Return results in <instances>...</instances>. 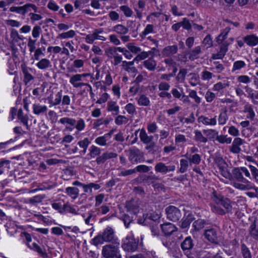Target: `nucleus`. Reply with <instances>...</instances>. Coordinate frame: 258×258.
<instances>
[{"label": "nucleus", "mask_w": 258, "mask_h": 258, "mask_svg": "<svg viewBox=\"0 0 258 258\" xmlns=\"http://www.w3.org/2000/svg\"><path fill=\"white\" fill-rule=\"evenodd\" d=\"M211 207L213 212L220 215H223L231 209L229 200L215 192L213 193Z\"/></svg>", "instance_id": "nucleus-1"}, {"label": "nucleus", "mask_w": 258, "mask_h": 258, "mask_svg": "<svg viewBox=\"0 0 258 258\" xmlns=\"http://www.w3.org/2000/svg\"><path fill=\"white\" fill-rule=\"evenodd\" d=\"M229 27L225 28L216 38V42L218 44H222L219 52L217 54L213 55V58L214 59H221L228 50V46L233 42L234 38H230L227 41H224L227 38L228 34L230 32Z\"/></svg>", "instance_id": "nucleus-2"}, {"label": "nucleus", "mask_w": 258, "mask_h": 258, "mask_svg": "<svg viewBox=\"0 0 258 258\" xmlns=\"http://www.w3.org/2000/svg\"><path fill=\"white\" fill-rule=\"evenodd\" d=\"M161 228L165 235V238L162 240L163 244L168 249H171L175 245V240L170 241V235L176 231L177 228L171 223H165L161 225Z\"/></svg>", "instance_id": "nucleus-3"}, {"label": "nucleus", "mask_w": 258, "mask_h": 258, "mask_svg": "<svg viewBox=\"0 0 258 258\" xmlns=\"http://www.w3.org/2000/svg\"><path fill=\"white\" fill-rule=\"evenodd\" d=\"M114 230L110 227H106L102 234H99L93 239V244L95 245L102 244L104 242H109L113 239Z\"/></svg>", "instance_id": "nucleus-4"}, {"label": "nucleus", "mask_w": 258, "mask_h": 258, "mask_svg": "<svg viewBox=\"0 0 258 258\" xmlns=\"http://www.w3.org/2000/svg\"><path fill=\"white\" fill-rule=\"evenodd\" d=\"M102 254L105 258H121L117 246L114 245H106L102 248Z\"/></svg>", "instance_id": "nucleus-5"}, {"label": "nucleus", "mask_w": 258, "mask_h": 258, "mask_svg": "<svg viewBox=\"0 0 258 258\" xmlns=\"http://www.w3.org/2000/svg\"><path fill=\"white\" fill-rule=\"evenodd\" d=\"M90 75L88 73L74 74L70 76L69 82L74 88H81L88 85L83 82V78Z\"/></svg>", "instance_id": "nucleus-6"}, {"label": "nucleus", "mask_w": 258, "mask_h": 258, "mask_svg": "<svg viewBox=\"0 0 258 258\" xmlns=\"http://www.w3.org/2000/svg\"><path fill=\"white\" fill-rule=\"evenodd\" d=\"M138 242L134 238L132 233L128 234L124 240L122 247L123 249L128 252L135 251L137 249Z\"/></svg>", "instance_id": "nucleus-7"}, {"label": "nucleus", "mask_w": 258, "mask_h": 258, "mask_svg": "<svg viewBox=\"0 0 258 258\" xmlns=\"http://www.w3.org/2000/svg\"><path fill=\"white\" fill-rule=\"evenodd\" d=\"M167 218L173 222L177 221L181 217L180 211L174 206H169L165 209Z\"/></svg>", "instance_id": "nucleus-8"}, {"label": "nucleus", "mask_w": 258, "mask_h": 258, "mask_svg": "<svg viewBox=\"0 0 258 258\" xmlns=\"http://www.w3.org/2000/svg\"><path fill=\"white\" fill-rule=\"evenodd\" d=\"M204 236L208 241L214 244H218L221 241V237L214 229L205 230Z\"/></svg>", "instance_id": "nucleus-9"}, {"label": "nucleus", "mask_w": 258, "mask_h": 258, "mask_svg": "<svg viewBox=\"0 0 258 258\" xmlns=\"http://www.w3.org/2000/svg\"><path fill=\"white\" fill-rule=\"evenodd\" d=\"M244 143V141L240 138L237 137L233 141L230 151L233 154H238L241 151L240 146Z\"/></svg>", "instance_id": "nucleus-10"}, {"label": "nucleus", "mask_w": 258, "mask_h": 258, "mask_svg": "<svg viewBox=\"0 0 258 258\" xmlns=\"http://www.w3.org/2000/svg\"><path fill=\"white\" fill-rule=\"evenodd\" d=\"M175 169L174 165L166 166L165 164L160 162L156 164L155 170L157 172L165 174L168 172L173 171Z\"/></svg>", "instance_id": "nucleus-11"}, {"label": "nucleus", "mask_w": 258, "mask_h": 258, "mask_svg": "<svg viewBox=\"0 0 258 258\" xmlns=\"http://www.w3.org/2000/svg\"><path fill=\"white\" fill-rule=\"evenodd\" d=\"M59 122L64 125L66 129L70 131H72L74 129L76 123L75 119L67 117L60 118Z\"/></svg>", "instance_id": "nucleus-12"}, {"label": "nucleus", "mask_w": 258, "mask_h": 258, "mask_svg": "<svg viewBox=\"0 0 258 258\" xmlns=\"http://www.w3.org/2000/svg\"><path fill=\"white\" fill-rule=\"evenodd\" d=\"M33 113L37 115L45 114L47 110V107L39 103H34L32 105Z\"/></svg>", "instance_id": "nucleus-13"}, {"label": "nucleus", "mask_w": 258, "mask_h": 258, "mask_svg": "<svg viewBox=\"0 0 258 258\" xmlns=\"http://www.w3.org/2000/svg\"><path fill=\"white\" fill-rule=\"evenodd\" d=\"M244 42L249 46H254L258 44V36L255 34H250L243 37Z\"/></svg>", "instance_id": "nucleus-14"}, {"label": "nucleus", "mask_w": 258, "mask_h": 258, "mask_svg": "<svg viewBox=\"0 0 258 258\" xmlns=\"http://www.w3.org/2000/svg\"><path fill=\"white\" fill-rule=\"evenodd\" d=\"M199 122L202 123L206 125L213 126L216 124L217 119L216 117L209 118L205 116H201L198 118Z\"/></svg>", "instance_id": "nucleus-15"}, {"label": "nucleus", "mask_w": 258, "mask_h": 258, "mask_svg": "<svg viewBox=\"0 0 258 258\" xmlns=\"http://www.w3.org/2000/svg\"><path fill=\"white\" fill-rule=\"evenodd\" d=\"M36 66L40 70H45L51 67L50 61L45 58L40 59L36 64Z\"/></svg>", "instance_id": "nucleus-16"}, {"label": "nucleus", "mask_w": 258, "mask_h": 258, "mask_svg": "<svg viewBox=\"0 0 258 258\" xmlns=\"http://www.w3.org/2000/svg\"><path fill=\"white\" fill-rule=\"evenodd\" d=\"M107 110L108 112L118 114L119 112V106L116 101L110 100L107 102Z\"/></svg>", "instance_id": "nucleus-17"}, {"label": "nucleus", "mask_w": 258, "mask_h": 258, "mask_svg": "<svg viewBox=\"0 0 258 258\" xmlns=\"http://www.w3.org/2000/svg\"><path fill=\"white\" fill-rule=\"evenodd\" d=\"M111 136V133L105 134L102 136L97 138L95 140V143L99 146H104L106 145L107 141L110 139Z\"/></svg>", "instance_id": "nucleus-18"}, {"label": "nucleus", "mask_w": 258, "mask_h": 258, "mask_svg": "<svg viewBox=\"0 0 258 258\" xmlns=\"http://www.w3.org/2000/svg\"><path fill=\"white\" fill-rule=\"evenodd\" d=\"M233 186L235 188L241 190L251 189L253 188L254 187V184L249 181L248 182H242V183L234 182L233 183Z\"/></svg>", "instance_id": "nucleus-19"}, {"label": "nucleus", "mask_w": 258, "mask_h": 258, "mask_svg": "<svg viewBox=\"0 0 258 258\" xmlns=\"http://www.w3.org/2000/svg\"><path fill=\"white\" fill-rule=\"evenodd\" d=\"M230 82L227 80H224L215 84L212 88L214 91H220L223 89L229 87Z\"/></svg>", "instance_id": "nucleus-20"}, {"label": "nucleus", "mask_w": 258, "mask_h": 258, "mask_svg": "<svg viewBox=\"0 0 258 258\" xmlns=\"http://www.w3.org/2000/svg\"><path fill=\"white\" fill-rule=\"evenodd\" d=\"M28 247L37 252L41 256L43 257H45L47 255L45 249L40 247L37 244L35 243H29Z\"/></svg>", "instance_id": "nucleus-21"}, {"label": "nucleus", "mask_w": 258, "mask_h": 258, "mask_svg": "<svg viewBox=\"0 0 258 258\" xmlns=\"http://www.w3.org/2000/svg\"><path fill=\"white\" fill-rule=\"evenodd\" d=\"M33 69L30 68L23 67L22 69L23 73L24 75V81L26 84L30 82L33 79V77L30 74Z\"/></svg>", "instance_id": "nucleus-22"}, {"label": "nucleus", "mask_w": 258, "mask_h": 258, "mask_svg": "<svg viewBox=\"0 0 258 258\" xmlns=\"http://www.w3.org/2000/svg\"><path fill=\"white\" fill-rule=\"evenodd\" d=\"M66 193L73 199H76L78 197L79 189L75 187H68L66 188Z\"/></svg>", "instance_id": "nucleus-23"}, {"label": "nucleus", "mask_w": 258, "mask_h": 258, "mask_svg": "<svg viewBox=\"0 0 258 258\" xmlns=\"http://www.w3.org/2000/svg\"><path fill=\"white\" fill-rule=\"evenodd\" d=\"M141 140L145 144H148L153 139L152 136H148L144 129H142L139 135Z\"/></svg>", "instance_id": "nucleus-24"}, {"label": "nucleus", "mask_w": 258, "mask_h": 258, "mask_svg": "<svg viewBox=\"0 0 258 258\" xmlns=\"http://www.w3.org/2000/svg\"><path fill=\"white\" fill-rule=\"evenodd\" d=\"M194 244L190 237H186L182 242L181 247L183 251L188 250L192 248Z\"/></svg>", "instance_id": "nucleus-25"}, {"label": "nucleus", "mask_w": 258, "mask_h": 258, "mask_svg": "<svg viewBox=\"0 0 258 258\" xmlns=\"http://www.w3.org/2000/svg\"><path fill=\"white\" fill-rule=\"evenodd\" d=\"M93 213L91 211L82 214V216L84 219L85 223L88 226H92L93 224V219L92 218Z\"/></svg>", "instance_id": "nucleus-26"}, {"label": "nucleus", "mask_w": 258, "mask_h": 258, "mask_svg": "<svg viewBox=\"0 0 258 258\" xmlns=\"http://www.w3.org/2000/svg\"><path fill=\"white\" fill-rule=\"evenodd\" d=\"M117 156V154L116 153H113V152H107L103 154L101 156L98 157L97 158V161L98 163L100 162H103L106 160L110 159V158H115Z\"/></svg>", "instance_id": "nucleus-27"}, {"label": "nucleus", "mask_w": 258, "mask_h": 258, "mask_svg": "<svg viewBox=\"0 0 258 258\" xmlns=\"http://www.w3.org/2000/svg\"><path fill=\"white\" fill-rule=\"evenodd\" d=\"M246 92L248 94V97L251 99L252 102L254 104H257L258 102L255 100L258 99V93L248 87H246Z\"/></svg>", "instance_id": "nucleus-28"}, {"label": "nucleus", "mask_w": 258, "mask_h": 258, "mask_svg": "<svg viewBox=\"0 0 258 258\" xmlns=\"http://www.w3.org/2000/svg\"><path fill=\"white\" fill-rule=\"evenodd\" d=\"M234 177L238 181L241 182H248V180L245 179L243 176L242 173L241 172L239 168H237L233 170Z\"/></svg>", "instance_id": "nucleus-29"}, {"label": "nucleus", "mask_w": 258, "mask_h": 258, "mask_svg": "<svg viewBox=\"0 0 258 258\" xmlns=\"http://www.w3.org/2000/svg\"><path fill=\"white\" fill-rule=\"evenodd\" d=\"M34 216L39 222H42L46 225H51L52 223V219L48 216L45 217L39 213L35 214Z\"/></svg>", "instance_id": "nucleus-30"}, {"label": "nucleus", "mask_w": 258, "mask_h": 258, "mask_svg": "<svg viewBox=\"0 0 258 258\" xmlns=\"http://www.w3.org/2000/svg\"><path fill=\"white\" fill-rule=\"evenodd\" d=\"M113 31L120 35H124L128 33V29L125 26L118 24L113 28Z\"/></svg>", "instance_id": "nucleus-31"}, {"label": "nucleus", "mask_w": 258, "mask_h": 258, "mask_svg": "<svg viewBox=\"0 0 258 258\" xmlns=\"http://www.w3.org/2000/svg\"><path fill=\"white\" fill-rule=\"evenodd\" d=\"M10 11L20 14L24 15L28 12L27 4L22 7H12L10 8Z\"/></svg>", "instance_id": "nucleus-32"}, {"label": "nucleus", "mask_w": 258, "mask_h": 258, "mask_svg": "<svg viewBox=\"0 0 258 258\" xmlns=\"http://www.w3.org/2000/svg\"><path fill=\"white\" fill-rule=\"evenodd\" d=\"M203 133L207 137L206 138L210 140H213L215 138H217L218 134V132L217 131L213 129L204 130L203 131Z\"/></svg>", "instance_id": "nucleus-33"}, {"label": "nucleus", "mask_w": 258, "mask_h": 258, "mask_svg": "<svg viewBox=\"0 0 258 258\" xmlns=\"http://www.w3.org/2000/svg\"><path fill=\"white\" fill-rule=\"evenodd\" d=\"M76 35V33L74 30H70L67 32L59 34L57 37L62 39H69L73 38Z\"/></svg>", "instance_id": "nucleus-34"}, {"label": "nucleus", "mask_w": 258, "mask_h": 258, "mask_svg": "<svg viewBox=\"0 0 258 258\" xmlns=\"http://www.w3.org/2000/svg\"><path fill=\"white\" fill-rule=\"evenodd\" d=\"M216 140L221 144H229L232 142V138L230 137H228L227 135H221L219 136H217Z\"/></svg>", "instance_id": "nucleus-35"}, {"label": "nucleus", "mask_w": 258, "mask_h": 258, "mask_svg": "<svg viewBox=\"0 0 258 258\" xmlns=\"http://www.w3.org/2000/svg\"><path fill=\"white\" fill-rule=\"evenodd\" d=\"M177 50V47L175 45L169 46L165 48L163 50V54L168 56L175 54Z\"/></svg>", "instance_id": "nucleus-36"}, {"label": "nucleus", "mask_w": 258, "mask_h": 258, "mask_svg": "<svg viewBox=\"0 0 258 258\" xmlns=\"http://www.w3.org/2000/svg\"><path fill=\"white\" fill-rule=\"evenodd\" d=\"M249 233L252 237L258 240V226L254 224L251 225L249 228Z\"/></svg>", "instance_id": "nucleus-37"}, {"label": "nucleus", "mask_w": 258, "mask_h": 258, "mask_svg": "<svg viewBox=\"0 0 258 258\" xmlns=\"http://www.w3.org/2000/svg\"><path fill=\"white\" fill-rule=\"evenodd\" d=\"M86 126V123L84 120L82 118L78 119L75 125V128L76 129L77 132H80L83 131Z\"/></svg>", "instance_id": "nucleus-38"}, {"label": "nucleus", "mask_w": 258, "mask_h": 258, "mask_svg": "<svg viewBox=\"0 0 258 258\" xmlns=\"http://www.w3.org/2000/svg\"><path fill=\"white\" fill-rule=\"evenodd\" d=\"M145 67L150 71L154 70L156 63L155 61L152 58H149L144 61Z\"/></svg>", "instance_id": "nucleus-39"}, {"label": "nucleus", "mask_w": 258, "mask_h": 258, "mask_svg": "<svg viewBox=\"0 0 258 258\" xmlns=\"http://www.w3.org/2000/svg\"><path fill=\"white\" fill-rule=\"evenodd\" d=\"M90 142H91L88 138H85L78 142V144L80 147L83 149L84 153L86 152L87 149Z\"/></svg>", "instance_id": "nucleus-40"}, {"label": "nucleus", "mask_w": 258, "mask_h": 258, "mask_svg": "<svg viewBox=\"0 0 258 258\" xmlns=\"http://www.w3.org/2000/svg\"><path fill=\"white\" fill-rule=\"evenodd\" d=\"M52 207L55 210L57 211L61 214L64 213V204L61 202H54L51 204Z\"/></svg>", "instance_id": "nucleus-41"}, {"label": "nucleus", "mask_w": 258, "mask_h": 258, "mask_svg": "<svg viewBox=\"0 0 258 258\" xmlns=\"http://www.w3.org/2000/svg\"><path fill=\"white\" fill-rule=\"evenodd\" d=\"M64 213H69L75 215L79 214L78 210L75 207L66 204H64Z\"/></svg>", "instance_id": "nucleus-42"}, {"label": "nucleus", "mask_w": 258, "mask_h": 258, "mask_svg": "<svg viewBox=\"0 0 258 258\" xmlns=\"http://www.w3.org/2000/svg\"><path fill=\"white\" fill-rule=\"evenodd\" d=\"M246 66L244 61L242 60H237L234 62L233 68L232 69V72H234L237 70H239L242 68H243Z\"/></svg>", "instance_id": "nucleus-43"}, {"label": "nucleus", "mask_w": 258, "mask_h": 258, "mask_svg": "<svg viewBox=\"0 0 258 258\" xmlns=\"http://www.w3.org/2000/svg\"><path fill=\"white\" fill-rule=\"evenodd\" d=\"M154 26L151 24H148L144 31L141 34L142 38L146 37L147 35L153 32Z\"/></svg>", "instance_id": "nucleus-44"}, {"label": "nucleus", "mask_w": 258, "mask_h": 258, "mask_svg": "<svg viewBox=\"0 0 258 258\" xmlns=\"http://www.w3.org/2000/svg\"><path fill=\"white\" fill-rule=\"evenodd\" d=\"M188 160L186 159H181L180 160V172L181 173H184L185 172L188 166Z\"/></svg>", "instance_id": "nucleus-45"}, {"label": "nucleus", "mask_w": 258, "mask_h": 258, "mask_svg": "<svg viewBox=\"0 0 258 258\" xmlns=\"http://www.w3.org/2000/svg\"><path fill=\"white\" fill-rule=\"evenodd\" d=\"M8 67H9V73L10 75H14L16 73L17 67L15 62H14L11 59H10L8 62Z\"/></svg>", "instance_id": "nucleus-46"}, {"label": "nucleus", "mask_w": 258, "mask_h": 258, "mask_svg": "<svg viewBox=\"0 0 258 258\" xmlns=\"http://www.w3.org/2000/svg\"><path fill=\"white\" fill-rule=\"evenodd\" d=\"M90 155L91 157L94 158L100 154V149L96 146L92 145L90 149Z\"/></svg>", "instance_id": "nucleus-47"}, {"label": "nucleus", "mask_w": 258, "mask_h": 258, "mask_svg": "<svg viewBox=\"0 0 258 258\" xmlns=\"http://www.w3.org/2000/svg\"><path fill=\"white\" fill-rule=\"evenodd\" d=\"M204 224L203 220L199 219L194 222L192 226L196 231H199L204 228Z\"/></svg>", "instance_id": "nucleus-48"}, {"label": "nucleus", "mask_w": 258, "mask_h": 258, "mask_svg": "<svg viewBox=\"0 0 258 258\" xmlns=\"http://www.w3.org/2000/svg\"><path fill=\"white\" fill-rule=\"evenodd\" d=\"M150 104L149 98L145 95H141L138 99V104L142 106H148Z\"/></svg>", "instance_id": "nucleus-49"}, {"label": "nucleus", "mask_w": 258, "mask_h": 258, "mask_svg": "<svg viewBox=\"0 0 258 258\" xmlns=\"http://www.w3.org/2000/svg\"><path fill=\"white\" fill-rule=\"evenodd\" d=\"M128 121V119L123 115H118L115 119V123L117 125H121L123 123H126Z\"/></svg>", "instance_id": "nucleus-50"}, {"label": "nucleus", "mask_w": 258, "mask_h": 258, "mask_svg": "<svg viewBox=\"0 0 258 258\" xmlns=\"http://www.w3.org/2000/svg\"><path fill=\"white\" fill-rule=\"evenodd\" d=\"M195 139L202 143H206L208 141L207 138L204 137L200 131H197L195 132Z\"/></svg>", "instance_id": "nucleus-51"}, {"label": "nucleus", "mask_w": 258, "mask_h": 258, "mask_svg": "<svg viewBox=\"0 0 258 258\" xmlns=\"http://www.w3.org/2000/svg\"><path fill=\"white\" fill-rule=\"evenodd\" d=\"M203 44L207 48L211 47L213 44V41L211 36L210 35L206 36L204 39Z\"/></svg>", "instance_id": "nucleus-52"}, {"label": "nucleus", "mask_w": 258, "mask_h": 258, "mask_svg": "<svg viewBox=\"0 0 258 258\" xmlns=\"http://www.w3.org/2000/svg\"><path fill=\"white\" fill-rule=\"evenodd\" d=\"M117 50L119 52L122 53L127 59H130L133 57V55L132 53L125 48L118 47L117 48Z\"/></svg>", "instance_id": "nucleus-53"}, {"label": "nucleus", "mask_w": 258, "mask_h": 258, "mask_svg": "<svg viewBox=\"0 0 258 258\" xmlns=\"http://www.w3.org/2000/svg\"><path fill=\"white\" fill-rule=\"evenodd\" d=\"M201 161V157L199 154H196L193 155L189 159V162L190 165L192 164H198Z\"/></svg>", "instance_id": "nucleus-54"}, {"label": "nucleus", "mask_w": 258, "mask_h": 258, "mask_svg": "<svg viewBox=\"0 0 258 258\" xmlns=\"http://www.w3.org/2000/svg\"><path fill=\"white\" fill-rule=\"evenodd\" d=\"M228 119L227 114L225 112H221L218 118L219 123L221 125L225 124Z\"/></svg>", "instance_id": "nucleus-55"}, {"label": "nucleus", "mask_w": 258, "mask_h": 258, "mask_svg": "<svg viewBox=\"0 0 258 258\" xmlns=\"http://www.w3.org/2000/svg\"><path fill=\"white\" fill-rule=\"evenodd\" d=\"M110 95L107 93H104L100 96L96 101V103L102 104L105 103L109 99Z\"/></svg>", "instance_id": "nucleus-56"}, {"label": "nucleus", "mask_w": 258, "mask_h": 258, "mask_svg": "<svg viewBox=\"0 0 258 258\" xmlns=\"http://www.w3.org/2000/svg\"><path fill=\"white\" fill-rule=\"evenodd\" d=\"M127 48L129 49V50L133 53H137L140 51H141V48L135 45L133 43H128L126 45Z\"/></svg>", "instance_id": "nucleus-57"}, {"label": "nucleus", "mask_w": 258, "mask_h": 258, "mask_svg": "<svg viewBox=\"0 0 258 258\" xmlns=\"http://www.w3.org/2000/svg\"><path fill=\"white\" fill-rule=\"evenodd\" d=\"M41 31V29L40 26H35L33 27L32 31V35L35 38L39 37Z\"/></svg>", "instance_id": "nucleus-58"}, {"label": "nucleus", "mask_w": 258, "mask_h": 258, "mask_svg": "<svg viewBox=\"0 0 258 258\" xmlns=\"http://www.w3.org/2000/svg\"><path fill=\"white\" fill-rule=\"evenodd\" d=\"M61 100V95L59 93H57L55 95V98L54 99V100H50L49 101V103L50 104V106L58 105L60 103Z\"/></svg>", "instance_id": "nucleus-59"}, {"label": "nucleus", "mask_w": 258, "mask_h": 258, "mask_svg": "<svg viewBox=\"0 0 258 258\" xmlns=\"http://www.w3.org/2000/svg\"><path fill=\"white\" fill-rule=\"evenodd\" d=\"M112 91L114 96H116L117 98L120 97V88L119 85H114L112 87Z\"/></svg>", "instance_id": "nucleus-60"}, {"label": "nucleus", "mask_w": 258, "mask_h": 258, "mask_svg": "<svg viewBox=\"0 0 258 258\" xmlns=\"http://www.w3.org/2000/svg\"><path fill=\"white\" fill-rule=\"evenodd\" d=\"M245 111L248 113V117L253 119L255 116V113L251 106H246L245 108Z\"/></svg>", "instance_id": "nucleus-61"}, {"label": "nucleus", "mask_w": 258, "mask_h": 258, "mask_svg": "<svg viewBox=\"0 0 258 258\" xmlns=\"http://www.w3.org/2000/svg\"><path fill=\"white\" fill-rule=\"evenodd\" d=\"M228 132L230 135L234 137H237L239 135V130L234 126H230L228 129Z\"/></svg>", "instance_id": "nucleus-62"}, {"label": "nucleus", "mask_w": 258, "mask_h": 258, "mask_svg": "<svg viewBox=\"0 0 258 258\" xmlns=\"http://www.w3.org/2000/svg\"><path fill=\"white\" fill-rule=\"evenodd\" d=\"M242 251L244 258H251L250 252L244 244L242 245Z\"/></svg>", "instance_id": "nucleus-63"}, {"label": "nucleus", "mask_w": 258, "mask_h": 258, "mask_svg": "<svg viewBox=\"0 0 258 258\" xmlns=\"http://www.w3.org/2000/svg\"><path fill=\"white\" fill-rule=\"evenodd\" d=\"M249 167L253 178L255 180H258V169L255 167L251 165H250Z\"/></svg>", "instance_id": "nucleus-64"}]
</instances>
